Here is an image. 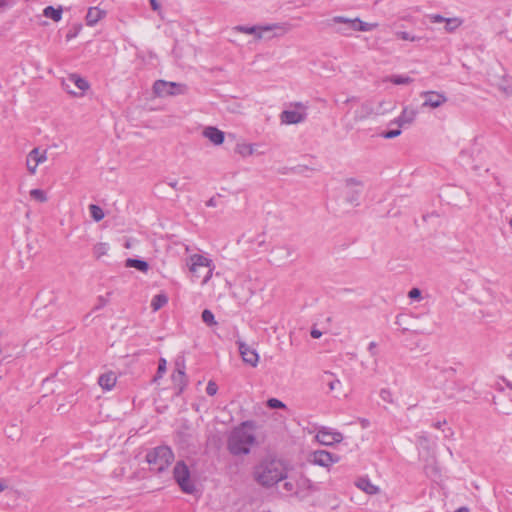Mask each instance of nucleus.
Returning a JSON list of instances; mask_svg holds the SVG:
<instances>
[{"label":"nucleus","mask_w":512,"mask_h":512,"mask_svg":"<svg viewBox=\"0 0 512 512\" xmlns=\"http://www.w3.org/2000/svg\"><path fill=\"white\" fill-rule=\"evenodd\" d=\"M256 425L245 421L234 427L227 436V450L234 456L248 455L256 445Z\"/></svg>","instance_id":"obj_1"},{"label":"nucleus","mask_w":512,"mask_h":512,"mask_svg":"<svg viewBox=\"0 0 512 512\" xmlns=\"http://www.w3.org/2000/svg\"><path fill=\"white\" fill-rule=\"evenodd\" d=\"M288 464L278 458L268 457L261 460L253 470L254 480L263 487H272L288 476Z\"/></svg>","instance_id":"obj_2"},{"label":"nucleus","mask_w":512,"mask_h":512,"mask_svg":"<svg viewBox=\"0 0 512 512\" xmlns=\"http://www.w3.org/2000/svg\"><path fill=\"white\" fill-rule=\"evenodd\" d=\"M186 266L193 278H202V285L208 283L215 269L213 260L206 254L199 253H194L187 257Z\"/></svg>","instance_id":"obj_3"},{"label":"nucleus","mask_w":512,"mask_h":512,"mask_svg":"<svg viewBox=\"0 0 512 512\" xmlns=\"http://www.w3.org/2000/svg\"><path fill=\"white\" fill-rule=\"evenodd\" d=\"M174 460L172 450L167 446H159L146 455V461L150 465L151 469L156 472L164 471Z\"/></svg>","instance_id":"obj_4"},{"label":"nucleus","mask_w":512,"mask_h":512,"mask_svg":"<svg viewBox=\"0 0 512 512\" xmlns=\"http://www.w3.org/2000/svg\"><path fill=\"white\" fill-rule=\"evenodd\" d=\"M62 87L69 95L81 98L90 89V83L79 74L71 73L62 79Z\"/></svg>","instance_id":"obj_5"},{"label":"nucleus","mask_w":512,"mask_h":512,"mask_svg":"<svg viewBox=\"0 0 512 512\" xmlns=\"http://www.w3.org/2000/svg\"><path fill=\"white\" fill-rule=\"evenodd\" d=\"M364 189V182L361 179L346 178L342 186V196L351 206L360 205V197Z\"/></svg>","instance_id":"obj_6"},{"label":"nucleus","mask_w":512,"mask_h":512,"mask_svg":"<svg viewBox=\"0 0 512 512\" xmlns=\"http://www.w3.org/2000/svg\"><path fill=\"white\" fill-rule=\"evenodd\" d=\"M174 479L184 493L192 494L195 491V484L191 478L188 466L180 461L173 470Z\"/></svg>","instance_id":"obj_7"},{"label":"nucleus","mask_w":512,"mask_h":512,"mask_svg":"<svg viewBox=\"0 0 512 512\" xmlns=\"http://www.w3.org/2000/svg\"><path fill=\"white\" fill-rule=\"evenodd\" d=\"M385 105L384 101L375 104L373 101H364L361 103L354 112V119L356 121H364L368 118L384 114L386 112L383 109Z\"/></svg>","instance_id":"obj_8"},{"label":"nucleus","mask_w":512,"mask_h":512,"mask_svg":"<svg viewBox=\"0 0 512 512\" xmlns=\"http://www.w3.org/2000/svg\"><path fill=\"white\" fill-rule=\"evenodd\" d=\"M307 117V106L303 103H296L280 114L282 124L291 125L303 122Z\"/></svg>","instance_id":"obj_9"},{"label":"nucleus","mask_w":512,"mask_h":512,"mask_svg":"<svg viewBox=\"0 0 512 512\" xmlns=\"http://www.w3.org/2000/svg\"><path fill=\"white\" fill-rule=\"evenodd\" d=\"M291 26L285 22L260 24V41L279 38L288 33Z\"/></svg>","instance_id":"obj_10"},{"label":"nucleus","mask_w":512,"mask_h":512,"mask_svg":"<svg viewBox=\"0 0 512 512\" xmlns=\"http://www.w3.org/2000/svg\"><path fill=\"white\" fill-rule=\"evenodd\" d=\"M420 97L423 100L421 107L424 109H438L448 102L446 94L436 90L422 91Z\"/></svg>","instance_id":"obj_11"},{"label":"nucleus","mask_w":512,"mask_h":512,"mask_svg":"<svg viewBox=\"0 0 512 512\" xmlns=\"http://www.w3.org/2000/svg\"><path fill=\"white\" fill-rule=\"evenodd\" d=\"M340 457L338 455L332 454L326 450H315L311 452L308 456L309 463L323 467L329 470L334 464L338 463Z\"/></svg>","instance_id":"obj_12"},{"label":"nucleus","mask_w":512,"mask_h":512,"mask_svg":"<svg viewBox=\"0 0 512 512\" xmlns=\"http://www.w3.org/2000/svg\"><path fill=\"white\" fill-rule=\"evenodd\" d=\"M343 435L341 432L329 428L321 427L317 430L315 440L323 446H333L343 441Z\"/></svg>","instance_id":"obj_13"},{"label":"nucleus","mask_w":512,"mask_h":512,"mask_svg":"<svg viewBox=\"0 0 512 512\" xmlns=\"http://www.w3.org/2000/svg\"><path fill=\"white\" fill-rule=\"evenodd\" d=\"M48 159L47 151L39 147L33 148L26 156V169L30 175L37 173V168Z\"/></svg>","instance_id":"obj_14"},{"label":"nucleus","mask_w":512,"mask_h":512,"mask_svg":"<svg viewBox=\"0 0 512 512\" xmlns=\"http://www.w3.org/2000/svg\"><path fill=\"white\" fill-rule=\"evenodd\" d=\"M153 91L158 97H168L183 93V87L175 82L157 80L153 85Z\"/></svg>","instance_id":"obj_15"},{"label":"nucleus","mask_w":512,"mask_h":512,"mask_svg":"<svg viewBox=\"0 0 512 512\" xmlns=\"http://www.w3.org/2000/svg\"><path fill=\"white\" fill-rule=\"evenodd\" d=\"M417 116V109L410 105H406L391 123L396 124L399 128L407 127L415 122Z\"/></svg>","instance_id":"obj_16"},{"label":"nucleus","mask_w":512,"mask_h":512,"mask_svg":"<svg viewBox=\"0 0 512 512\" xmlns=\"http://www.w3.org/2000/svg\"><path fill=\"white\" fill-rule=\"evenodd\" d=\"M260 147L261 145L258 143L238 141L235 145L234 151L240 158L246 159L251 156L262 155L263 153L259 151Z\"/></svg>","instance_id":"obj_17"},{"label":"nucleus","mask_w":512,"mask_h":512,"mask_svg":"<svg viewBox=\"0 0 512 512\" xmlns=\"http://www.w3.org/2000/svg\"><path fill=\"white\" fill-rule=\"evenodd\" d=\"M237 344L243 362L252 367H256L259 362V354L256 349L243 341H238Z\"/></svg>","instance_id":"obj_18"},{"label":"nucleus","mask_w":512,"mask_h":512,"mask_svg":"<svg viewBox=\"0 0 512 512\" xmlns=\"http://www.w3.org/2000/svg\"><path fill=\"white\" fill-rule=\"evenodd\" d=\"M202 135L215 146L222 145L225 140V133L214 126H206L202 131Z\"/></svg>","instance_id":"obj_19"},{"label":"nucleus","mask_w":512,"mask_h":512,"mask_svg":"<svg viewBox=\"0 0 512 512\" xmlns=\"http://www.w3.org/2000/svg\"><path fill=\"white\" fill-rule=\"evenodd\" d=\"M318 485L305 475H301L297 481L296 494L307 495L318 491Z\"/></svg>","instance_id":"obj_20"},{"label":"nucleus","mask_w":512,"mask_h":512,"mask_svg":"<svg viewBox=\"0 0 512 512\" xmlns=\"http://www.w3.org/2000/svg\"><path fill=\"white\" fill-rule=\"evenodd\" d=\"M331 24L334 26L339 25L337 31L342 34H347L348 31H353V28L355 27V18L351 19L344 16H335L331 19Z\"/></svg>","instance_id":"obj_21"},{"label":"nucleus","mask_w":512,"mask_h":512,"mask_svg":"<svg viewBox=\"0 0 512 512\" xmlns=\"http://www.w3.org/2000/svg\"><path fill=\"white\" fill-rule=\"evenodd\" d=\"M493 84L506 96L512 95V77L505 72L494 79Z\"/></svg>","instance_id":"obj_22"},{"label":"nucleus","mask_w":512,"mask_h":512,"mask_svg":"<svg viewBox=\"0 0 512 512\" xmlns=\"http://www.w3.org/2000/svg\"><path fill=\"white\" fill-rule=\"evenodd\" d=\"M172 381L174 385L178 387L179 392L183 391L187 384L184 363H176L175 371L172 374Z\"/></svg>","instance_id":"obj_23"},{"label":"nucleus","mask_w":512,"mask_h":512,"mask_svg":"<svg viewBox=\"0 0 512 512\" xmlns=\"http://www.w3.org/2000/svg\"><path fill=\"white\" fill-rule=\"evenodd\" d=\"M355 486L368 495H377L380 493V487L373 484L367 477L357 479Z\"/></svg>","instance_id":"obj_24"},{"label":"nucleus","mask_w":512,"mask_h":512,"mask_svg":"<svg viewBox=\"0 0 512 512\" xmlns=\"http://www.w3.org/2000/svg\"><path fill=\"white\" fill-rule=\"evenodd\" d=\"M382 81L396 86H407L412 84L414 79L406 74H393L384 77Z\"/></svg>","instance_id":"obj_25"},{"label":"nucleus","mask_w":512,"mask_h":512,"mask_svg":"<svg viewBox=\"0 0 512 512\" xmlns=\"http://www.w3.org/2000/svg\"><path fill=\"white\" fill-rule=\"evenodd\" d=\"M105 15V10L100 9L99 7H91L89 8L86 15V24L92 27L96 25L101 19H103Z\"/></svg>","instance_id":"obj_26"},{"label":"nucleus","mask_w":512,"mask_h":512,"mask_svg":"<svg viewBox=\"0 0 512 512\" xmlns=\"http://www.w3.org/2000/svg\"><path fill=\"white\" fill-rule=\"evenodd\" d=\"M232 32L252 35L256 41H260V25H237L232 28Z\"/></svg>","instance_id":"obj_27"},{"label":"nucleus","mask_w":512,"mask_h":512,"mask_svg":"<svg viewBox=\"0 0 512 512\" xmlns=\"http://www.w3.org/2000/svg\"><path fill=\"white\" fill-rule=\"evenodd\" d=\"M117 377L114 372H106L102 374L98 379V384L104 390L110 391L116 385Z\"/></svg>","instance_id":"obj_28"},{"label":"nucleus","mask_w":512,"mask_h":512,"mask_svg":"<svg viewBox=\"0 0 512 512\" xmlns=\"http://www.w3.org/2000/svg\"><path fill=\"white\" fill-rule=\"evenodd\" d=\"M109 250H110V246L108 243L98 242V243L94 244V246L92 248V253H93V256L99 260L102 257L108 255Z\"/></svg>","instance_id":"obj_29"},{"label":"nucleus","mask_w":512,"mask_h":512,"mask_svg":"<svg viewBox=\"0 0 512 512\" xmlns=\"http://www.w3.org/2000/svg\"><path fill=\"white\" fill-rule=\"evenodd\" d=\"M126 267L135 268L141 272H147L149 269V265L146 261L128 258L125 262Z\"/></svg>","instance_id":"obj_30"},{"label":"nucleus","mask_w":512,"mask_h":512,"mask_svg":"<svg viewBox=\"0 0 512 512\" xmlns=\"http://www.w3.org/2000/svg\"><path fill=\"white\" fill-rule=\"evenodd\" d=\"M378 27V23H368L362 21L360 18H355V27L353 31L358 32H368L376 29Z\"/></svg>","instance_id":"obj_31"},{"label":"nucleus","mask_w":512,"mask_h":512,"mask_svg":"<svg viewBox=\"0 0 512 512\" xmlns=\"http://www.w3.org/2000/svg\"><path fill=\"white\" fill-rule=\"evenodd\" d=\"M168 303V296L165 293L155 295L151 300V308L158 311Z\"/></svg>","instance_id":"obj_32"},{"label":"nucleus","mask_w":512,"mask_h":512,"mask_svg":"<svg viewBox=\"0 0 512 512\" xmlns=\"http://www.w3.org/2000/svg\"><path fill=\"white\" fill-rule=\"evenodd\" d=\"M29 196L37 203H46L48 201V195L46 191L40 188L31 189L29 191Z\"/></svg>","instance_id":"obj_33"},{"label":"nucleus","mask_w":512,"mask_h":512,"mask_svg":"<svg viewBox=\"0 0 512 512\" xmlns=\"http://www.w3.org/2000/svg\"><path fill=\"white\" fill-rule=\"evenodd\" d=\"M462 19L458 17L446 18L445 20V30L449 33L454 32L462 25Z\"/></svg>","instance_id":"obj_34"},{"label":"nucleus","mask_w":512,"mask_h":512,"mask_svg":"<svg viewBox=\"0 0 512 512\" xmlns=\"http://www.w3.org/2000/svg\"><path fill=\"white\" fill-rule=\"evenodd\" d=\"M89 212L93 220L96 222L101 221L105 217L103 209L96 204L89 205Z\"/></svg>","instance_id":"obj_35"},{"label":"nucleus","mask_w":512,"mask_h":512,"mask_svg":"<svg viewBox=\"0 0 512 512\" xmlns=\"http://www.w3.org/2000/svg\"><path fill=\"white\" fill-rule=\"evenodd\" d=\"M44 16L53 19L54 21L58 22L61 20L62 17V10L61 9H55L52 6H48L43 11Z\"/></svg>","instance_id":"obj_36"},{"label":"nucleus","mask_w":512,"mask_h":512,"mask_svg":"<svg viewBox=\"0 0 512 512\" xmlns=\"http://www.w3.org/2000/svg\"><path fill=\"white\" fill-rule=\"evenodd\" d=\"M379 397L383 402L388 404H393L395 402L394 394L389 388H382L379 391Z\"/></svg>","instance_id":"obj_37"},{"label":"nucleus","mask_w":512,"mask_h":512,"mask_svg":"<svg viewBox=\"0 0 512 512\" xmlns=\"http://www.w3.org/2000/svg\"><path fill=\"white\" fill-rule=\"evenodd\" d=\"M202 320L209 326H214L217 324L214 318V314L208 309H205L202 312Z\"/></svg>","instance_id":"obj_38"},{"label":"nucleus","mask_w":512,"mask_h":512,"mask_svg":"<svg viewBox=\"0 0 512 512\" xmlns=\"http://www.w3.org/2000/svg\"><path fill=\"white\" fill-rule=\"evenodd\" d=\"M266 404L271 409H285L286 408L285 403L277 398L268 399Z\"/></svg>","instance_id":"obj_39"},{"label":"nucleus","mask_w":512,"mask_h":512,"mask_svg":"<svg viewBox=\"0 0 512 512\" xmlns=\"http://www.w3.org/2000/svg\"><path fill=\"white\" fill-rule=\"evenodd\" d=\"M166 366H167L166 359L160 358L158 369H157V374H156V377L154 378L155 381L157 379L161 378L165 374Z\"/></svg>","instance_id":"obj_40"},{"label":"nucleus","mask_w":512,"mask_h":512,"mask_svg":"<svg viewBox=\"0 0 512 512\" xmlns=\"http://www.w3.org/2000/svg\"><path fill=\"white\" fill-rule=\"evenodd\" d=\"M396 36L397 38L401 39V40H405V41H411V42H414L417 40V37L414 36V35H411L410 33L408 32H405V31H399L396 33Z\"/></svg>","instance_id":"obj_41"},{"label":"nucleus","mask_w":512,"mask_h":512,"mask_svg":"<svg viewBox=\"0 0 512 512\" xmlns=\"http://www.w3.org/2000/svg\"><path fill=\"white\" fill-rule=\"evenodd\" d=\"M218 387L215 382L209 381L206 387V392L210 396H214L217 393Z\"/></svg>","instance_id":"obj_42"},{"label":"nucleus","mask_w":512,"mask_h":512,"mask_svg":"<svg viewBox=\"0 0 512 512\" xmlns=\"http://www.w3.org/2000/svg\"><path fill=\"white\" fill-rule=\"evenodd\" d=\"M400 134H401V128H398V129H395V130H390V131L385 132L383 134V137L385 139H392V138L398 137Z\"/></svg>","instance_id":"obj_43"},{"label":"nucleus","mask_w":512,"mask_h":512,"mask_svg":"<svg viewBox=\"0 0 512 512\" xmlns=\"http://www.w3.org/2000/svg\"><path fill=\"white\" fill-rule=\"evenodd\" d=\"M408 297L412 300H421V291L418 288H413L409 291Z\"/></svg>","instance_id":"obj_44"},{"label":"nucleus","mask_w":512,"mask_h":512,"mask_svg":"<svg viewBox=\"0 0 512 512\" xmlns=\"http://www.w3.org/2000/svg\"><path fill=\"white\" fill-rule=\"evenodd\" d=\"M283 487L287 492L296 494L297 488H295L294 484L291 481H286Z\"/></svg>","instance_id":"obj_45"},{"label":"nucleus","mask_w":512,"mask_h":512,"mask_svg":"<svg viewBox=\"0 0 512 512\" xmlns=\"http://www.w3.org/2000/svg\"><path fill=\"white\" fill-rule=\"evenodd\" d=\"M431 20L433 23H440V22H445L446 18H444L441 15L436 14L431 17Z\"/></svg>","instance_id":"obj_46"},{"label":"nucleus","mask_w":512,"mask_h":512,"mask_svg":"<svg viewBox=\"0 0 512 512\" xmlns=\"http://www.w3.org/2000/svg\"><path fill=\"white\" fill-rule=\"evenodd\" d=\"M106 304H107V300L101 296L98 298V304L95 306L94 309H100V308L104 307Z\"/></svg>","instance_id":"obj_47"},{"label":"nucleus","mask_w":512,"mask_h":512,"mask_svg":"<svg viewBox=\"0 0 512 512\" xmlns=\"http://www.w3.org/2000/svg\"><path fill=\"white\" fill-rule=\"evenodd\" d=\"M311 336H312L313 338H315V339H318V338H320V337L322 336V332H321V331H319V330H317V329H313V330L311 331Z\"/></svg>","instance_id":"obj_48"},{"label":"nucleus","mask_w":512,"mask_h":512,"mask_svg":"<svg viewBox=\"0 0 512 512\" xmlns=\"http://www.w3.org/2000/svg\"><path fill=\"white\" fill-rule=\"evenodd\" d=\"M150 4L154 11H158L160 9V5L157 0H150Z\"/></svg>","instance_id":"obj_49"},{"label":"nucleus","mask_w":512,"mask_h":512,"mask_svg":"<svg viewBox=\"0 0 512 512\" xmlns=\"http://www.w3.org/2000/svg\"><path fill=\"white\" fill-rule=\"evenodd\" d=\"M376 346H377V344H376L375 342H370V343H369V345H368V351H369L371 354H374V353H375Z\"/></svg>","instance_id":"obj_50"},{"label":"nucleus","mask_w":512,"mask_h":512,"mask_svg":"<svg viewBox=\"0 0 512 512\" xmlns=\"http://www.w3.org/2000/svg\"><path fill=\"white\" fill-rule=\"evenodd\" d=\"M446 425H447L446 421H442V422H441V421H439V422H436V423L434 424V427H435L436 429H442V427H443V426H446Z\"/></svg>","instance_id":"obj_51"},{"label":"nucleus","mask_w":512,"mask_h":512,"mask_svg":"<svg viewBox=\"0 0 512 512\" xmlns=\"http://www.w3.org/2000/svg\"><path fill=\"white\" fill-rule=\"evenodd\" d=\"M340 385V381L339 380H335V381H332L330 384H329V387L331 390H334L337 386Z\"/></svg>","instance_id":"obj_52"},{"label":"nucleus","mask_w":512,"mask_h":512,"mask_svg":"<svg viewBox=\"0 0 512 512\" xmlns=\"http://www.w3.org/2000/svg\"><path fill=\"white\" fill-rule=\"evenodd\" d=\"M6 488V484L3 480H0V492H2Z\"/></svg>","instance_id":"obj_53"},{"label":"nucleus","mask_w":512,"mask_h":512,"mask_svg":"<svg viewBox=\"0 0 512 512\" xmlns=\"http://www.w3.org/2000/svg\"><path fill=\"white\" fill-rule=\"evenodd\" d=\"M455 512H470V511L467 507H461V508L457 509Z\"/></svg>","instance_id":"obj_54"},{"label":"nucleus","mask_w":512,"mask_h":512,"mask_svg":"<svg viewBox=\"0 0 512 512\" xmlns=\"http://www.w3.org/2000/svg\"><path fill=\"white\" fill-rule=\"evenodd\" d=\"M427 440H428V439H427V437H426V436H421V437H419V442H420V444H422L423 442H427Z\"/></svg>","instance_id":"obj_55"},{"label":"nucleus","mask_w":512,"mask_h":512,"mask_svg":"<svg viewBox=\"0 0 512 512\" xmlns=\"http://www.w3.org/2000/svg\"><path fill=\"white\" fill-rule=\"evenodd\" d=\"M447 432H448V433H447V435H446V436H450V435H452V430H451V428H449V427H448V428H447Z\"/></svg>","instance_id":"obj_56"},{"label":"nucleus","mask_w":512,"mask_h":512,"mask_svg":"<svg viewBox=\"0 0 512 512\" xmlns=\"http://www.w3.org/2000/svg\"><path fill=\"white\" fill-rule=\"evenodd\" d=\"M176 184H177L176 182H174V183H170V186H171V187H173V188H175V187H176Z\"/></svg>","instance_id":"obj_57"},{"label":"nucleus","mask_w":512,"mask_h":512,"mask_svg":"<svg viewBox=\"0 0 512 512\" xmlns=\"http://www.w3.org/2000/svg\"><path fill=\"white\" fill-rule=\"evenodd\" d=\"M507 386H508L510 389H512V383L507 382Z\"/></svg>","instance_id":"obj_58"},{"label":"nucleus","mask_w":512,"mask_h":512,"mask_svg":"<svg viewBox=\"0 0 512 512\" xmlns=\"http://www.w3.org/2000/svg\"><path fill=\"white\" fill-rule=\"evenodd\" d=\"M88 318H89V314L85 315V317H84V321H87V320H88Z\"/></svg>","instance_id":"obj_59"},{"label":"nucleus","mask_w":512,"mask_h":512,"mask_svg":"<svg viewBox=\"0 0 512 512\" xmlns=\"http://www.w3.org/2000/svg\"><path fill=\"white\" fill-rule=\"evenodd\" d=\"M509 358L512 360V350L509 352Z\"/></svg>","instance_id":"obj_60"},{"label":"nucleus","mask_w":512,"mask_h":512,"mask_svg":"<svg viewBox=\"0 0 512 512\" xmlns=\"http://www.w3.org/2000/svg\"><path fill=\"white\" fill-rule=\"evenodd\" d=\"M5 0H0V6L3 5Z\"/></svg>","instance_id":"obj_61"},{"label":"nucleus","mask_w":512,"mask_h":512,"mask_svg":"<svg viewBox=\"0 0 512 512\" xmlns=\"http://www.w3.org/2000/svg\"><path fill=\"white\" fill-rule=\"evenodd\" d=\"M509 225H510V227L512 229V219L509 221Z\"/></svg>","instance_id":"obj_62"}]
</instances>
